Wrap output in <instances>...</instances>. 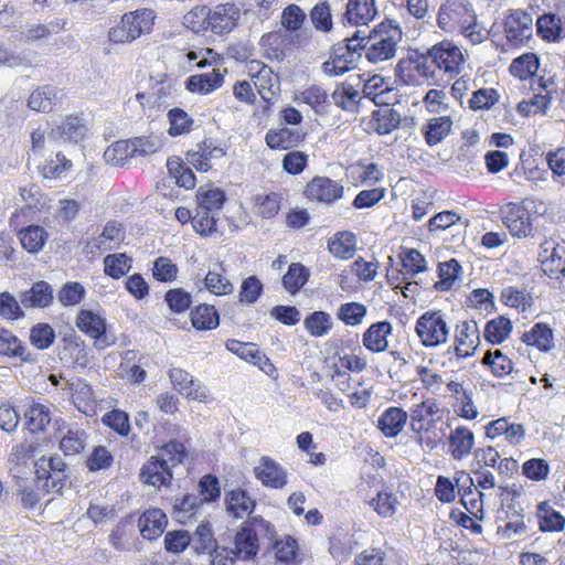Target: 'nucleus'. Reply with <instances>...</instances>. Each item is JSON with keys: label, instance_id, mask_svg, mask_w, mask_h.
<instances>
[{"label": "nucleus", "instance_id": "1", "mask_svg": "<svg viewBox=\"0 0 565 565\" xmlns=\"http://www.w3.org/2000/svg\"><path fill=\"white\" fill-rule=\"evenodd\" d=\"M183 443L170 440L161 447V456H151L141 467L140 481L157 489L168 487L172 480V468L186 458Z\"/></svg>", "mask_w": 565, "mask_h": 565}, {"label": "nucleus", "instance_id": "2", "mask_svg": "<svg viewBox=\"0 0 565 565\" xmlns=\"http://www.w3.org/2000/svg\"><path fill=\"white\" fill-rule=\"evenodd\" d=\"M402 38L403 32L396 21H382L367 35L361 34L365 58L372 64L393 60Z\"/></svg>", "mask_w": 565, "mask_h": 565}, {"label": "nucleus", "instance_id": "3", "mask_svg": "<svg viewBox=\"0 0 565 565\" xmlns=\"http://www.w3.org/2000/svg\"><path fill=\"white\" fill-rule=\"evenodd\" d=\"M397 73L407 84L440 85V71L436 66L430 51L425 54L415 53L397 64Z\"/></svg>", "mask_w": 565, "mask_h": 565}, {"label": "nucleus", "instance_id": "4", "mask_svg": "<svg viewBox=\"0 0 565 565\" xmlns=\"http://www.w3.org/2000/svg\"><path fill=\"white\" fill-rule=\"evenodd\" d=\"M362 31L332 47L331 56L322 64V72L328 76L343 75L354 68L362 56Z\"/></svg>", "mask_w": 565, "mask_h": 565}, {"label": "nucleus", "instance_id": "5", "mask_svg": "<svg viewBox=\"0 0 565 565\" xmlns=\"http://www.w3.org/2000/svg\"><path fill=\"white\" fill-rule=\"evenodd\" d=\"M415 332L424 347L435 348L447 342L449 327L440 310H429L417 319Z\"/></svg>", "mask_w": 565, "mask_h": 565}, {"label": "nucleus", "instance_id": "6", "mask_svg": "<svg viewBox=\"0 0 565 565\" xmlns=\"http://www.w3.org/2000/svg\"><path fill=\"white\" fill-rule=\"evenodd\" d=\"M476 13L468 0H444L437 14V24L445 32H456L473 22Z\"/></svg>", "mask_w": 565, "mask_h": 565}, {"label": "nucleus", "instance_id": "7", "mask_svg": "<svg viewBox=\"0 0 565 565\" xmlns=\"http://www.w3.org/2000/svg\"><path fill=\"white\" fill-rule=\"evenodd\" d=\"M269 523L262 518H253L243 523L234 537L232 554L237 558H253L259 550L257 527L268 529Z\"/></svg>", "mask_w": 565, "mask_h": 565}, {"label": "nucleus", "instance_id": "8", "mask_svg": "<svg viewBox=\"0 0 565 565\" xmlns=\"http://www.w3.org/2000/svg\"><path fill=\"white\" fill-rule=\"evenodd\" d=\"M76 327L89 338L94 339L95 347L104 350L116 342V338L107 334L105 318L92 310H81L76 318Z\"/></svg>", "mask_w": 565, "mask_h": 565}, {"label": "nucleus", "instance_id": "9", "mask_svg": "<svg viewBox=\"0 0 565 565\" xmlns=\"http://www.w3.org/2000/svg\"><path fill=\"white\" fill-rule=\"evenodd\" d=\"M503 29L511 44H523L532 38L533 18L522 9H510L504 19Z\"/></svg>", "mask_w": 565, "mask_h": 565}, {"label": "nucleus", "instance_id": "10", "mask_svg": "<svg viewBox=\"0 0 565 565\" xmlns=\"http://www.w3.org/2000/svg\"><path fill=\"white\" fill-rule=\"evenodd\" d=\"M431 56L440 71V76L448 74L449 77L460 72L463 63V55L458 46L448 41L434 45L430 50Z\"/></svg>", "mask_w": 565, "mask_h": 565}, {"label": "nucleus", "instance_id": "11", "mask_svg": "<svg viewBox=\"0 0 565 565\" xmlns=\"http://www.w3.org/2000/svg\"><path fill=\"white\" fill-rule=\"evenodd\" d=\"M241 18V10L234 3H221L210 8L209 29L215 34L231 32Z\"/></svg>", "mask_w": 565, "mask_h": 565}, {"label": "nucleus", "instance_id": "12", "mask_svg": "<svg viewBox=\"0 0 565 565\" xmlns=\"http://www.w3.org/2000/svg\"><path fill=\"white\" fill-rule=\"evenodd\" d=\"M89 134V125L81 115H68L60 125L52 128L50 132L51 139L62 138L70 142H79Z\"/></svg>", "mask_w": 565, "mask_h": 565}, {"label": "nucleus", "instance_id": "13", "mask_svg": "<svg viewBox=\"0 0 565 565\" xmlns=\"http://www.w3.org/2000/svg\"><path fill=\"white\" fill-rule=\"evenodd\" d=\"M343 185L327 177H315L307 183L306 194L311 200L331 204L343 196Z\"/></svg>", "mask_w": 565, "mask_h": 565}, {"label": "nucleus", "instance_id": "14", "mask_svg": "<svg viewBox=\"0 0 565 565\" xmlns=\"http://www.w3.org/2000/svg\"><path fill=\"white\" fill-rule=\"evenodd\" d=\"M225 156L224 149L216 145L213 139H205L196 145L195 150L186 153V160L196 170L206 172L213 166V160L221 159Z\"/></svg>", "mask_w": 565, "mask_h": 565}, {"label": "nucleus", "instance_id": "15", "mask_svg": "<svg viewBox=\"0 0 565 565\" xmlns=\"http://www.w3.org/2000/svg\"><path fill=\"white\" fill-rule=\"evenodd\" d=\"M480 340V332L475 320H466L457 324L455 352L458 358H467L475 353Z\"/></svg>", "mask_w": 565, "mask_h": 565}, {"label": "nucleus", "instance_id": "16", "mask_svg": "<svg viewBox=\"0 0 565 565\" xmlns=\"http://www.w3.org/2000/svg\"><path fill=\"white\" fill-rule=\"evenodd\" d=\"M377 13L375 0H348L343 14V23L366 25L375 19Z\"/></svg>", "mask_w": 565, "mask_h": 565}, {"label": "nucleus", "instance_id": "17", "mask_svg": "<svg viewBox=\"0 0 565 565\" xmlns=\"http://www.w3.org/2000/svg\"><path fill=\"white\" fill-rule=\"evenodd\" d=\"M60 92L61 90L53 85L46 84L38 86L29 95L26 105L29 109L33 111L50 114L60 104Z\"/></svg>", "mask_w": 565, "mask_h": 565}, {"label": "nucleus", "instance_id": "18", "mask_svg": "<svg viewBox=\"0 0 565 565\" xmlns=\"http://www.w3.org/2000/svg\"><path fill=\"white\" fill-rule=\"evenodd\" d=\"M169 377L171 383L179 392L184 395L186 398L203 402L206 398V392L201 386L200 382L195 380L190 373L186 371L172 367L169 371Z\"/></svg>", "mask_w": 565, "mask_h": 565}, {"label": "nucleus", "instance_id": "19", "mask_svg": "<svg viewBox=\"0 0 565 565\" xmlns=\"http://www.w3.org/2000/svg\"><path fill=\"white\" fill-rule=\"evenodd\" d=\"M502 222L513 236L526 237L532 234L531 215L523 206L515 204L508 206L503 211Z\"/></svg>", "mask_w": 565, "mask_h": 565}, {"label": "nucleus", "instance_id": "20", "mask_svg": "<svg viewBox=\"0 0 565 565\" xmlns=\"http://www.w3.org/2000/svg\"><path fill=\"white\" fill-rule=\"evenodd\" d=\"M225 347L233 354L242 360L258 365L265 372H267V369L274 370V365L270 363L269 359L254 343L231 339L226 341Z\"/></svg>", "mask_w": 565, "mask_h": 565}, {"label": "nucleus", "instance_id": "21", "mask_svg": "<svg viewBox=\"0 0 565 565\" xmlns=\"http://www.w3.org/2000/svg\"><path fill=\"white\" fill-rule=\"evenodd\" d=\"M154 20V13L150 9L136 10L125 13L121 18L120 25L132 40L139 38L142 33L150 32Z\"/></svg>", "mask_w": 565, "mask_h": 565}, {"label": "nucleus", "instance_id": "22", "mask_svg": "<svg viewBox=\"0 0 565 565\" xmlns=\"http://www.w3.org/2000/svg\"><path fill=\"white\" fill-rule=\"evenodd\" d=\"M257 479L265 486L274 489L282 488L287 482L286 471L273 459L263 457L255 467Z\"/></svg>", "mask_w": 565, "mask_h": 565}, {"label": "nucleus", "instance_id": "23", "mask_svg": "<svg viewBox=\"0 0 565 565\" xmlns=\"http://www.w3.org/2000/svg\"><path fill=\"white\" fill-rule=\"evenodd\" d=\"M393 327L388 321H379L371 324L363 333V345L371 352H384L388 347L387 337Z\"/></svg>", "mask_w": 565, "mask_h": 565}, {"label": "nucleus", "instance_id": "24", "mask_svg": "<svg viewBox=\"0 0 565 565\" xmlns=\"http://www.w3.org/2000/svg\"><path fill=\"white\" fill-rule=\"evenodd\" d=\"M407 413L401 408L391 406L379 417L377 428L385 437H396L404 428L407 422Z\"/></svg>", "mask_w": 565, "mask_h": 565}, {"label": "nucleus", "instance_id": "25", "mask_svg": "<svg viewBox=\"0 0 565 565\" xmlns=\"http://www.w3.org/2000/svg\"><path fill=\"white\" fill-rule=\"evenodd\" d=\"M249 71L253 72L254 85L263 99L268 100L275 94L274 87L278 77L274 74L271 67L258 62L252 63Z\"/></svg>", "mask_w": 565, "mask_h": 565}, {"label": "nucleus", "instance_id": "26", "mask_svg": "<svg viewBox=\"0 0 565 565\" xmlns=\"http://www.w3.org/2000/svg\"><path fill=\"white\" fill-rule=\"evenodd\" d=\"M167 525V516L159 509L146 511L139 519L140 534L143 539L156 540L159 537Z\"/></svg>", "mask_w": 565, "mask_h": 565}, {"label": "nucleus", "instance_id": "27", "mask_svg": "<svg viewBox=\"0 0 565 565\" xmlns=\"http://www.w3.org/2000/svg\"><path fill=\"white\" fill-rule=\"evenodd\" d=\"M223 81L221 72L213 68L211 72L190 76L186 79V89L191 93L206 95L221 87Z\"/></svg>", "mask_w": 565, "mask_h": 565}, {"label": "nucleus", "instance_id": "28", "mask_svg": "<svg viewBox=\"0 0 565 565\" xmlns=\"http://www.w3.org/2000/svg\"><path fill=\"white\" fill-rule=\"evenodd\" d=\"M536 32L547 42H558L565 38L562 19L554 13H544L537 18Z\"/></svg>", "mask_w": 565, "mask_h": 565}, {"label": "nucleus", "instance_id": "29", "mask_svg": "<svg viewBox=\"0 0 565 565\" xmlns=\"http://www.w3.org/2000/svg\"><path fill=\"white\" fill-rule=\"evenodd\" d=\"M475 444L473 433L463 426L457 427L449 436V450L454 459L466 458Z\"/></svg>", "mask_w": 565, "mask_h": 565}, {"label": "nucleus", "instance_id": "30", "mask_svg": "<svg viewBox=\"0 0 565 565\" xmlns=\"http://www.w3.org/2000/svg\"><path fill=\"white\" fill-rule=\"evenodd\" d=\"M522 341L540 351L548 352L554 348L553 330L546 323H535L530 331L523 333Z\"/></svg>", "mask_w": 565, "mask_h": 565}, {"label": "nucleus", "instance_id": "31", "mask_svg": "<svg viewBox=\"0 0 565 565\" xmlns=\"http://www.w3.org/2000/svg\"><path fill=\"white\" fill-rule=\"evenodd\" d=\"M53 300L52 287L43 280L36 281L32 287L21 296V303L24 307H47Z\"/></svg>", "mask_w": 565, "mask_h": 565}, {"label": "nucleus", "instance_id": "32", "mask_svg": "<svg viewBox=\"0 0 565 565\" xmlns=\"http://www.w3.org/2000/svg\"><path fill=\"white\" fill-rule=\"evenodd\" d=\"M452 120L449 116L435 117L423 127L425 141L430 147L441 142L451 131Z\"/></svg>", "mask_w": 565, "mask_h": 565}, {"label": "nucleus", "instance_id": "33", "mask_svg": "<svg viewBox=\"0 0 565 565\" xmlns=\"http://www.w3.org/2000/svg\"><path fill=\"white\" fill-rule=\"evenodd\" d=\"M356 238L351 232L343 231L334 234L328 241L330 253L341 259L353 257L356 249Z\"/></svg>", "mask_w": 565, "mask_h": 565}, {"label": "nucleus", "instance_id": "34", "mask_svg": "<svg viewBox=\"0 0 565 565\" xmlns=\"http://www.w3.org/2000/svg\"><path fill=\"white\" fill-rule=\"evenodd\" d=\"M536 516L539 527L543 532H559L564 530L565 518L547 502H541L537 505Z\"/></svg>", "mask_w": 565, "mask_h": 565}, {"label": "nucleus", "instance_id": "35", "mask_svg": "<svg viewBox=\"0 0 565 565\" xmlns=\"http://www.w3.org/2000/svg\"><path fill=\"white\" fill-rule=\"evenodd\" d=\"M49 235L40 225H29L19 231V239L28 253H39L43 249Z\"/></svg>", "mask_w": 565, "mask_h": 565}, {"label": "nucleus", "instance_id": "36", "mask_svg": "<svg viewBox=\"0 0 565 565\" xmlns=\"http://www.w3.org/2000/svg\"><path fill=\"white\" fill-rule=\"evenodd\" d=\"M260 45L270 58L284 61L287 57L288 36L286 32H269L262 36Z\"/></svg>", "mask_w": 565, "mask_h": 565}, {"label": "nucleus", "instance_id": "37", "mask_svg": "<svg viewBox=\"0 0 565 565\" xmlns=\"http://www.w3.org/2000/svg\"><path fill=\"white\" fill-rule=\"evenodd\" d=\"M372 124L379 135L391 134L401 124V114L388 106L372 114Z\"/></svg>", "mask_w": 565, "mask_h": 565}, {"label": "nucleus", "instance_id": "38", "mask_svg": "<svg viewBox=\"0 0 565 565\" xmlns=\"http://www.w3.org/2000/svg\"><path fill=\"white\" fill-rule=\"evenodd\" d=\"M191 321L198 330H212L220 323V317L214 306L199 305L191 311Z\"/></svg>", "mask_w": 565, "mask_h": 565}, {"label": "nucleus", "instance_id": "39", "mask_svg": "<svg viewBox=\"0 0 565 565\" xmlns=\"http://www.w3.org/2000/svg\"><path fill=\"white\" fill-rule=\"evenodd\" d=\"M461 266L455 258L440 263L438 266L439 280L435 284V289L439 291L450 290L459 280Z\"/></svg>", "mask_w": 565, "mask_h": 565}, {"label": "nucleus", "instance_id": "40", "mask_svg": "<svg viewBox=\"0 0 565 565\" xmlns=\"http://www.w3.org/2000/svg\"><path fill=\"white\" fill-rule=\"evenodd\" d=\"M226 507L235 518H243L253 511L255 502L244 490L236 489L227 494Z\"/></svg>", "mask_w": 565, "mask_h": 565}, {"label": "nucleus", "instance_id": "41", "mask_svg": "<svg viewBox=\"0 0 565 565\" xmlns=\"http://www.w3.org/2000/svg\"><path fill=\"white\" fill-rule=\"evenodd\" d=\"M25 426L32 434L43 431L51 422L50 409L43 404H33L24 414Z\"/></svg>", "mask_w": 565, "mask_h": 565}, {"label": "nucleus", "instance_id": "42", "mask_svg": "<svg viewBox=\"0 0 565 565\" xmlns=\"http://www.w3.org/2000/svg\"><path fill=\"white\" fill-rule=\"evenodd\" d=\"M370 505L381 518H392L397 511L399 501L392 491L384 489L370 501Z\"/></svg>", "mask_w": 565, "mask_h": 565}, {"label": "nucleus", "instance_id": "43", "mask_svg": "<svg viewBox=\"0 0 565 565\" xmlns=\"http://www.w3.org/2000/svg\"><path fill=\"white\" fill-rule=\"evenodd\" d=\"M135 157L130 140H118L109 146L105 152V160L113 166H124L129 158Z\"/></svg>", "mask_w": 565, "mask_h": 565}, {"label": "nucleus", "instance_id": "44", "mask_svg": "<svg viewBox=\"0 0 565 565\" xmlns=\"http://www.w3.org/2000/svg\"><path fill=\"white\" fill-rule=\"evenodd\" d=\"M131 269V258L124 253L109 254L104 258V271L114 279H119Z\"/></svg>", "mask_w": 565, "mask_h": 565}, {"label": "nucleus", "instance_id": "45", "mask_svg": "<svg viewBox=\"0 0 565 565\" xmlns=\"http://www.w3.org/2000/svg\"><path fill=\"white\" fill-rule=\"evenodd\" d=\"M511 331L512 323L510 319L501 316L487 322L484 329V338L487 341L493 344H499L509 337Z\"/></svg>", "mask_w": 565, "mask_h": 565}, {"label": "nucleus", "instance_id": "46", "mask_svg": "<svg viewBox=\"0 0 565 565\" xmlns=\"http://www.w3.org/2000/svg\"><path fill=\"white\" fill-rule=\"evenodd\" d=\"M198 207L202 211L217 212L222 209L226 198L225 193L221 189H207L200 188L196 194Z\"/></svg>", "mask_w": 565, "mask_h": 565}, {"label": "nucleus", "instance_id": "47", "mask_svg": "<svg viewBox=\"0 0 565 565\" xmlns=\"http://www.w3.org/2000/svg\"><path fill=\"white\" fill-rule=\"evenodd\" d=\"M220 270H209L204 278L205 288L216 295L225 296L233 292V284L222 274L223 269L221 264L217 265Z\"/></svg>", "mask_w": 565, "mask_h": 565}, {"label": "nucleus", "instance_id": "48", "mask_svg": "<svg viewBox=\"0 0 565 565\" xmlns=\"http://www.w3.org/2000/svg\"><path fill=\"white\" fill-rule=\"evenodd\" d=\"M367 313V309L363 303L360 302H347L342 303L338 311L337 317L345 326H359Z\"/></svg>", "mask_w": 565, "mask_h": 565}, {"label": "nucleus", "instance_id": "49", "mask_svg": "<svg viewBox=\"0 0 565 565\" xmlns=\"http://www.w3.org/2000/svg\"><path fill=\"white\" fill-rule=\"evenodd\" d=\"M309 274L300 263H292L284 275L281 282L287 291L296 294L308 280Z\"/></svg>", "mask_w": 565, "mask_h": 565}, {"label": "nucleus", "instance_id": "50", "mask_svg": "<svg viewBox=\"0 0 565 565\" xmlns=\"http://www.w3.org/2000/svg\"><path fill=\"white\" fill-rule=\"evenodd\" d=\"M168 119L170 122L168 132L172 137L189 134L194 122L192 117L179 107L169 110Z\"/></svg>", "mask_w": 565, "mask_h": 565}, {"label": "nucleus", "instance_id": "51", "mask_svg": "<svg viewBox=\"0 0 565 565\" xmlns=\"http://www.w3.org/2000/svg\"><path fill=\"white\" fill-rule=\"evenodd\" d=\"M306 330L313 337H323L332 329V319L324 311H315L303 321Z\"/></svg>", "mask_w": 565, "mask_h": 565}, {"label": "nucleus", "instance_id": "52", "mask_svg": "<svg viewBox=\"0 0 565 565\" xmlns=\"http://www.w3.org/2000/svg\"><path fill=\"white\" fill-rule=\"evenodd\" d=\"M439 413L438 404L434 399H427L419 404L413 405L411 408L412 429L420 431L424 429V420L428 416Z\"/></svg>", "mask_w": 565, "mask_h": 565}, {"label": "nucleus", "instance_id": "53", "mask_svg": "<svg viewBox=\"0 0 565 565\" xmlns=\"http://www.w3.org/2000/svg\"><path fill=\"white\" fill-rule=\"evenodd\" d=\"M86 441L85 431L77 427H68L60 441V447L65 455L79 454Z\"/></svg>", "mask_w": 565, "mask_h": 565}, {"label": "nucleus", "instance_id": "54", "mask_svg": "<svg viewBox=\"0 0 565 565\" xmlns=\"http://www.w3.org/2000/svg\"><path fill=\"white\" fill-rule=\"evenodd\" d=\"M299 134L294 132L289 128H280L278 130H269L266 134V143L271 149H288L299 140Z\"/></svg>", "mask_w": 565, "mask_h": 565}, {"label": "nucleus", "instance_id": "55", "mask_svg": "<svg viewBox=\"0 0 565 565\" xmlns=\"http://www.w3.org/2000/svg\"><path fill=\"white\" fill-rule=\"evenodd\" d=\"M539 66L537 56L529 53L515 58L510 65V72L521 79H526L537 72Z\"/></svg>", "mask_w": 565, "mask_h": 565}, {"label": "nucleus", "instance_id": "56", "mask_svg": "<svg viewBox=\"0 0 565 565\" xmlns=\"http://www.w3.org/2000/svg\"><path fill=\"white\" fill-rule=\"evenodd\" d=\"M209 17L210 8L198 6L183 17V24L195 33H200L209 29Z\"/></svg>", "mask_w": 565, "mask_h": 565}, {"label": "nucleus", "instance_id": "57", "mask_svg": "<svg viewBox=\"0 0 565 565\" xmlns=\"http://www.w3.org/2000/svg\"><path fill=\"white\" fill-rule=\"evenodd\" d=\"M203 503L200 495L185 494L181 499H175L173 508L175 516L180 522H185L190 519Z\"/></svg>", "mask_w": 565, "mask_h": 565}, {"label": "nucleus", "instance_id": "58", "mask_svg": "<svg viewBox=\"0 0 565 565\" xmlns=\"http://www.w3.org/2000/svg\"><path fill=\"white\" fill-rule=\"evenodd\" d=\"M25 347L22 342L9 330L0 328V354L8 356L24 358Z\"/></svg>", "mask_w": 565, "mask_h": 565}, {"label": "nucleus", "instance_id": "59", "mask_svg": "<svg viewBox=\"0 0 565 565\" xmlns=\"http://www.w3.org/2000/svg\"><path fill=\"white\" fill-rule=\"evenodd\" d=\"M482 363L489 365L497 376L507 375L512 371V361L500 350L488 351L482 359Z\"/></svg>", "mask_w": 565, "mask_h": 565}, {"label": "nucleus", "instance_id": "60", "mask_svg": "<svg viewBox=\"0 0 565 565\" xmlns=\"http://www.w3.org/2000/svg\"><path fill=\"white\" fill-rule=\"evenodd\" d=\"M334 104L344 110H353L359 103L360 93L352 85H342L331 95Z\"/></svg>", "mask_w": 565, "mask_h": 565}, {"label": "nucleus", "instance_id": "61", "mask_svg": "<svg viewBox=\"0 0 565 565\" xmlns=\"http://www.w3.org/2000/svg\"><path fill=\"white\" fill-rule=\"evenodd\" d=\"M164 301L174 313L186 311L191 303V295L182 288H173L166 292Z\"/></svg>", "mask_w": 565, "mask_h": 565}, {"label": "nucleus", "instance_id": "62", "mask_svg": "<svg viewBox=\"0 0 565 565\" xmlns=\"http://www.w3.org/2000/svg\"><path fill=\"white\" fill-rule=\"evenodd\" d=\"M194 543L195 550L199 553H204L216 545V541L213 535L211 524L209 522H202L198 525L193 536H191Z\"/></svg>", "mask_w": 565, "mask_h": 565}, {"label": "nucleus", "instance_id": "63", "mask_svg": "<svg viewBox=\"0 0 565 565\" xmlns=\"http://www.w3.org/2000/svg\"><path fill=\"white\" fill-rule=\"evenodd\" d=\"M178 266L168 257L160 256L153 262L152 275L154 279L162 282L175 280Z\"/></svg>", "mask_w": 565, "mask_h": 565}, {"label": "nucleus", "instance_id": "64", "mask_svg": "<svg viewBox=\"0 0 565 565\" xmlns=\"http://www.w3.org/2000/svg\"><path fill=\"white\" fill-rule=\"evenodd\" d=\"M263 292V284L256 276H249L242 282L239 290V302L252 305L257 301Z\"/></svg>", "mask_w": 565, "mask_h": 565}]
</instances>
